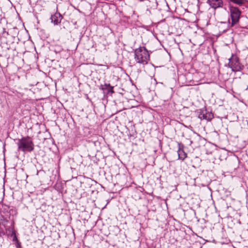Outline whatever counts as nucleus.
<instances>
[{"label":"nucleus","mask_w":248,"mask_h":248,"mask_svg":"<svg viewBox=\"0 0 248 248\" xmlns=\"http://www.w3.org/2000/svg\"><path fill=\"white\" fill-rule=\"evenodd\" d=\"M134 59L137 63L143 65L147 64L150 60L148 50L144 46H140L134 50Z\"/></svg>","instance_id":"nucleus-1"},{"label":"nucleus","mask_w":248,"mask_h":248,"mask_svg":"<svg viewBox=\"0 0 248 248\" xmlns=\"http://www.w3.org/2000/svg\"><path fill=\"white\" fill-rule=\"evenodd\" d=\"M229 61V67L233 72H239L244 68V66L240 62L239 58L235 54H232Z\"/></svg>","instance_id":"nucleus-2"},{"label":"nucleus","mask_w":248,"mask_h":248,"mask_svg":"<svg viewBox=\"0 0 248 248\" xmlns=\"http://www.w3.org/2000/svg\"><path fill=\"white\" fill-rule=\"evenodd\" d=\"M17 143L19 150L24 152L31 151V138L29 137H24L18 140Z\"/></svg>","instance_id":"nucleus-3"},{"label":"nucleus","mask_w":248,"mask_h":248,"mask_svg":"<svg viewBox=\"0 0 248 248\" xmlns=\"http://www.w3.org/2000/svg\"><path fill=\"white\" fill-rule=\"evenodd\" d=\"M229 9L232 20V25H233L238 22L241 12L238 8L234 7L231 4L229 5Z\"/></svg>","instance_id":"nucleus-4"},{"label":"nucleus","mask_w":248,"mask_h":248,"mask_svg":"<svg viewBox=\"0 0 248 248\" xmlns=\"http://www.w3.org/2000/svg\"><path fill=\"white\" fill-rule=\"evenodd\" d=\"M198 118L200 119H204L207 121H211L214 118V114L212 112H209L205 108L197 110Z\"/></svg>","instance_id":"nucleus-5"},{"label":"nucleus","mask_w":248,"mask_h":248,"mask_svg":"<svg viewBox=\"0 0 248 248\" xmlns=\"http://www.w3.org/2000/svg\"><path fill=\"white\" fill-rule=\"evenodd\" d=\"M184 145L182 142H178V159L182 160H184L187 156V154L184 151Z\"/></svg>","instance_id":"nucleus-6"},{"label":"nucleus","mask_w":248,"mask_h":248,"mask_svg":"<svg viewBox=\"0 0 248 248\" xmlns=\"http://www.w3.org/2000/svg\"><path fill=\"white\" fill-rule=\"evenodd\" d=\"M41 89L39 88L38 84L35 85H32V92L35 95L34 97V100H38L43 99V97L41 95Z\"/></svg>","instance_id":"nucleus-7"},{"label":"nucleus","mask_w":248,"mask_h":248,"mask_svg":"<svg viewBox=\"0 0 248 248\" xmlns=\"http://www.w3.org/2000/svg\"><path fill=\"white\" fill-rule=\"evenodd\" d=\"M207 2L214 9L222 7L223 5L222 0H207Z\"/></svg>","instance_id":"nucleus-8"},{"label":"nucleus","mask_w":248,"mask_h":248,"mask_svg":"<svg viewBox=\"0 0 248 248\" xmlns=\"http://www.w3.org/2000/svg\"><path fill=\"white\" fill-rule=\"evenodd\" d=\"M62 18V16L59 13H55L54 15H52L50 17L51 22L54 24V25H58L59 24Z\"/></svg>","instance_id":"nucleus-9"},{"label":"nucleus","mask_w":248,"mask_h":248,"mask_svg":"<svg viewBox=\"0 0 248 248\" xmlns=\"http://www.w3.org/2000/svg\"><path fill=\"white\" fill-rule=\"evenodd\" d=\"M113 88L114 87L111 86L109 83H105L104 85H101L99 88V89L103 91L104 92L106 91L107 93L108 94L114 93V91Z\"/></svg>","instance_id":"nucleus-10"},{"label":"nucleus","mask_w":248,"mask_h":248,"mask_svg":"<svg viewBox=\"0 0 248 248\" xmlns=\"http://www.w3.org/2000/svg\"><path fill=\"white\" fill-rule=\"evenodd\" d=\"M230 2H233L234 4L239 5H243L245 3L244 0H229Z\"/></svg>","instance_id":"nucleus-11"},{"label":"nucleus","mask_w":248,"mask_h":248,"mask_svg":"<svg viewBox=\"0 0 248 248\" xmlns=\"http://www.w3.org/2000/svg\"><path fill=\"white\" fill-rule=\"evenodd\" d=\"M11 236H13V241L14 242H16L18 240L16 236V232L14 231H13L11 233Z\"/></svg>","instance_id":"nucleus-12"},{"label":"nucleus","mask_w":248,"mask_h":248,"mask_svg":"<svg viewBox=\"0 0 248 248\" xmlns=\"http://www.w3.org/2000/svg\"><path fill=\"white\" fill-rule=\"evenodd\" d=\"M15 244H16V247L17 248H20V247H21L20 243L19 242V241L16 242Z\"/></svg>","instance_id":"nucleus-13"},{"label":"nucleus","mask_w":248,"mask_h":248,"mask_svg":"<svg viewBox=\"0 0 248 248\" xmlns=\"http://www.w3.org/2000/svg\"><path fill=\"white\" fill-rule=\"evenodd\" d=\"M35 18H36V19L37 22L38 23H39V22H38V19H37V17H36V16H35Z\"/></svg>","instance_id":"nucleus-14"}]
</instances>
